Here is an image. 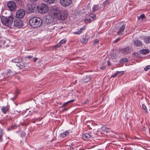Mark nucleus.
Wrapping results in <instances>:
<instances>
[{"mask_svg": "<svg viewBox=\"0 0 150 150\" xmlns=\"http://www.w3.org/2000/svg\"><path fill=\"white\" fill-rule=\"evenodd\" d=\"M128 61L127 59L125 58L122 59L120 60V63H123L124 62H127Z\"/></svg>", "mask_w": 150, "mask_h": 150, "instance_id": "33", "label": "nucleus"}, {"mask_svg": "<svg viewBox=\"0 0 150 150\" xmlns=\"http://www.w3.org/2000/svg\"><path fill=\"white\" fill-rule=\"evenodd\" d=\"M97 150H102L101 149H97Z\"/></svg>", "mask_w": 150, "mask_h": 150, "instance_id": "54", "label": "nucleus"}, {"mask_svg": "<svg viewBox=\"0 0 150 150\" xmlns=\"http://www.w3.org/2000/svg\"><path fill=\"white\" fill-rule=\"evenodd\" d=\"M108 65V66H109L111 64L110 62L109 61L107 62Z\"/></svg>", "mask_w": 150, "mask_h": 150, "instance_id": "48", "label": "nucleus"}, {"mask_svg": "<svg viewBox=\"0 0 150 150\" xmlns=\"http://www.w3.org/2000/svg\"><path fill=\"white\" fill-rule=\"evenodd\" d=\"M142 109H143L144 111H145L146 113H147L148 110L147 108H146V107L144 104H143L142 105Z\"/></svg>", "mask_w": 150, "mask_h": 150, "instance_id": "32", "label": "nucleus"}, {"mask_svg": "<svg viewBox=\"0 0 150 150\" xmlns=\"http://www.w3.org/2000/svg\"><path fill=\"white\" fill-rule=\"evenodd\" d=\"M73 147H70V148L71 149H74V150H81L80 149H75V148L76 147H77L78 146H77V145H73Z\"/></svg>", "mask_w": 150, "mask_h": 150, "instance_id": "34", "label": "nucleus"}, {"mask_svg": "<svg viewBox=\"0 0 150 150\" xmlns=\"http://www.w3.org/2000/svg\"><path fill=\"white\" fill-rule=\"evenodd\" d=\"M89 102V100H88L87 99L83 103V104H86L87 103H88Z\"/></svg>", "mask_w": 150, "mask_h": 150, "instance_id": "43", "label": "nucleus"}, {"mask_svg": "<svg viewBox=\"0 0 150 150\" xmlns=\"http://www.w3.org/2000/svg\"><path fill=\"white\" fill-rule=\"evenodd\" d=\"M16 65L19 67L21 69H23L26 67H27L28 64L25 62H21L19 64H16Z\"/></svg>", "mask_w": 150, "mask_h": 150, "instance_id": "14", "label": "nucleus"}, {"mask_svg": "<svg viewBox=\"0 0 150 150\" xmlns=\"http://www.w3.org/2000/svg\"><path fill=\"white\" fill-rule=\"evenodd\" d=\"M122 51L123 53L126 54L129 52L130 49L129 47H126L123 49Z\"/></svg>", "mask_w": 150, "mask_h": 150, "instance_id": "22", "label": "nucleus"}, {"mask_svg": "<svg viewBox=\"0 0 150 150\" xmlns=\"http://www.w3.org/2000/svg\"><path fill=\"white\" fill-rule=\"evenodd\" d=\"M38 59L37 58L35 57L34 58V62H36L37 60H38Z\"/></svg>", "mask_w": 150, "mask_h": 150, "instance_id": "45", "label": "nucleus"}, {"mask_svg": "<svg viewBox=\"0 0 150 150\" xmlns=\"http://www.w3.org/2000/svg\"><path fill=\"white\" fill-rule=\"evenodd\" d=\"M84 22H86V23H90L91 22V18H86L84 19Z\"/></svg>", "mask_w": 150, "mask_h": 150, "instance_id": "35", "label": "nucleus"}, {"mask_svg": "<svg viewBox=\"0 0 150 150\" xmlns=\"http://www.w3.org/2000/svg\"><path fill=\"white\" fill-rule=\"evenodd\" d=\"M145 17V15L144 14H143L139 16H138L137 18L138 19H140L141 18H142V20Z\"/></svg>", "mask_w": 150, "mask_h": 150, "instance_id": "36", "label": "nucleus"}, {"mask_svg": "<svg viewBox=\"0 0 150 150\" xmlns=\"http://www.w3.org/2000/svg\"><path fill=\"white\" fill-rule=\"evenodd\" d=\"M74 101V100L73 99V100H70V101H68V102H67L66 103H64V104H63V105H62V106L61 107H64L66 106V105L67 104L69 103H70L73 102Z\"/></svg>", "mask_w": 150, "mask_h": 150, "instance_id": "31", "label": "nucleus"}, {"mask_svg": "<svg viewBox=\"0 0 150 150\" xmlns=\"http://www.w3.org/2000/svg\"><path fill=\"white\" fill-rule=\"evenodd\" d=\"M134 43L136 46H141L142 45V42L139 40H136L134 41Z\"/></svg>", "mask_w": 150, "mask_h": 150, "instance_id": "20", "label": "nucleus"}, {"mask_svg": "<svg viewBox=\"0 0 150 150\" xmlns=\"http://www.w3.org/2000/svg\"><path fill=\"white\" fill-rule=\"evenodd\" d=\"M118 72H120V73H118V75L119 76H121V75H122L123 74V72L122 71H118Z\"/></svg>", "mask_w": 150, "mask_h": 150, "instance_id": "42", "label": "nucleus"}, {"mask_svg": "<svg viewBox=\"0 0 150 150\" xmlns=\"http://www.w3.org/2000/svg\"><path fill=\"white\" fill-rule=\"evenodd\" d=\"M69 134V132L66 131L60 134V136L62 137H64Z\"/></svg>", "mask_w": 150, "mask_h": 150, "instance_id": "27", "label": "nucleus"}, {"mask_svg": "<svg viewBox=\"0 0 150 150\" xmlns=\"http://www.w3.org/2000/svg\"><path fill=\"white\" fill-rule=\"evenodd\" d=\"M57 27L55 26L54 25L52 24L48 26L47 28V32H51L55 30H57Z\"/></svg>", "mask_w": 150, "mask_h": 150, "instance_id": "13", "label": "nucleus"}, {"mask_svg": "<svg viewBox=\"0 0 150 150\" xmlns=\"http://www.w3.org/2000/svg\"><path fill=\"white\" fill-rule=\"evenodd\" d=\"M29 23L32 27L37 28L41 25L42 23V21L40 18L34 17L30 20Z\"/></svg>", "mask_w": 150, "mask_h": 150, "instance_id": "3", "label": "nucleus"}, {"mask_svg": "<svg viewBox=\"0 0 150 150\" xmlns=\"http://www.w3.org/2000/svg\"><path fill=\"white\" fill-rule=\"evenodd\" d=\"M102 129L103 131L105 130V127H102Z\"/></svg>", "mask_w": 150, "mask_h": 150, "instance_id": "51", "label": "nucleus"}, {"mask_svg": "<svg viewBox=\"0 0 150 150\" xmlns=\"http://www.w3.org/2000/svg\"><path fill=\"white\" fill-rule=\"evenodd\" d=\"M150 69V66L148 65L146 66L144 68V70L145 71H147L149 69Z\"/></svg>", "mask_w": 150, "mask_h": 150, "instance_id": "39", "label": "nucleus"}, {"mask_svg": "<svg viewBox=\"0 0 150 150\" xmlns=\"http://www.w3.org/2000/svg\"><path fill=\"white\" fill-rule=\"evenodd\" d=\"M91 76L88 75L86 76V77H84L83 79V81L85 82H87L89 81L91 78Z\"/></svg>", "mask_w": 150, "mask_h": 150, "instance_id": "21", "label": "nucleus"}, {"mask_svg": "<svg viewBox=\"0 0 150 150\" xmlns=\"http://www.w3.org/2000/svg\"><path fill=\"white\" fill-rule=\"evenodd\" d=\"M60 4L63 6L67 7L69 6L72 3V0H60Z\"/></svg>", "mask_w": 150, "mask_h": 150, "instance_id": "9", "label": "nucleus"}, {"mask_svg": "<svg viewBox=\"0 0 150 150\" xmlns=\"http://www.w3.org/2000/svg\"><path fill=\"white\" fill-rule=\"evenodd\" d=\"M25 133L24 132H22L21 133L20 139L21 142L25 141L26 137H25Z\"/></svg>", "mask_w": 150, "mask_h": 150, "instance_id": "16", "label": "nucleus"}, {"mask_svg": "<svg viewBox=\"0 0 150 150\" xmlns=\"http://www.w3.org/2000/svg\"><path fill=\"white\" fill-rule=\"evenodd\" d=\"M37 9L35 5L34 4H29L27 6L26 10L28 13H30L35 12Z\"/></svg>", "mask_w": 150, "mask_h": 150, "instance_id": "5", "label": "nucleus"}, {"mask_svg": "<svg viewBox=\"0 0 150 150\" xmlns=\"http://www.w3.org/2000/svg\"><path fill=\"white\" fill-rule=\"evenodd\" d=\"M37 8L39 12L42 14L47 13L49 10V7L47 5L42 3L37 7Z\"/></svg>", "mask_w": 150, "mask_h": 150, "instance_id": "4", "label": "nucleus"}, {"mask_svg": "<svg viewBox=\"0 0 150 150\" xmlns=\"http://www.w3.org/2000/svg\"><path fill=\"white\" fill-rule=\"evenodd\" d=\"M22 59L21 57H17L12 59V61L13 62L15 63H19L22 62Z\"/></svg>", "mask_w": 150, "mask_h": 150, "instance_id": "18", "label": "nucleus"}, {"mask_svg": "<svg viewBox=\"0 0 150 150\" xmlns=\"http://www.w3.org/2000/svg\"><path fill=\"white\" fill-rule=\"evenodd\" d=\"M32 57H33L31 56H28V58L29 59L32 58Z\"/></svg>", "mask_w": 150, "mask_h": 150, "instance_id": "49", "label": "nucleus"}, {"mask_svg": "<svg viewBox=\"0 0 150 150\" xmlns=\"http://www.w3.org/2000/svg\"><path fill=\"white\" fill-rule=\"evenodd\" d=\"M144 129H143V130L144 131L145 130V129H144Z\"/></svg>", "mask_w": 150, "mask_h": 150, "instance_id": "55", "label": "nucleus"}, {"mask_svg": "<svg viewBox=\"0 0 150 150\" xmlns=\"http://www.w3.org/2000/svg\"><path fill=\"white\" fill-rule=\"evenodd\" d=\"M55 0H44V1L48 4H51L54 3Z\"/></svg>", "mask_w": 150, "mask_h": 150, "instance_id": "29", "label": "nucleus"}, {"mask_svg": "<svg viewBox=\"0 0 150 150\" xmlns=\"http://www.w3.org/2000/svg\"><path fill=\"white\" fill-rule=\"evenodd\" d=\"M122 22L119 23L118 24L119 26L117 27V28L118 30H119L117 33V34L119 35H121L122 34V32L124 30L126 26V25L125 24L122 25Z\"/></svg>", "mask_w": 150, "mask_h": 150, "instance_id": "7", "label": "nucleus"}, {"mask_svg": "<svg viewBox=\"0 0 150 150\" xmlns=\"http://www.w3.org/2000/svg\"><path fill=\"white\" fill-rule=\"evenodd\" d=\"M66 42V40L63 39L61 40L58 43L54 46V48H56L59 47L61 44L65 43Z\"/></svg>", "mask_w": 150, "mask_h": 150, "instance_id": "17", "label": "nucleus"}, {"mask_svg": "<svg viewBox=\"0 0 150 150\" xmlns=\"http://www.w3.org/2000/svg\"><path fill=\"white\" fill-rule=\"evenodd\" d=\"M116 55L115 54H111V57L112 59H115L116 58Z\"/></svg>", "mask_w": 150, "mask_h": 150, "instance_id": "38", "label": "nucleus"}, {"mask_svg": "<svg viewBox=\"0 0 150 150\" xmlns=\"http://www.w3.org/2000/svg\"><path fill=\"white\" fill-rule=\"evenodd\" d=\"M8 106L3 107L1 109V111L5 114L8 111Z\"/></svg>", "mask_w": 150, "mask_h": 150, "instance_id": "24", "label": "nucleus"}, {"mask_svg": "<svg viewBox=\"0 0 150 150\" xmlns=\"http://www.w3.org/2000/svg\"><path fill=\"white\" fill-rule=\"evenodd\" d=\"M14 25L18 28H21L23 26V22L20 19H17L14 21Z\"/></svg>", "mask_w": 150, "mask_h": 150, "instance_id": "10", "label": "nucleus"}, {"mask_svg": "<svg viewBox=\"0 0 150 150\" xmlns=\"http://www.w3.org/2000/svg\"><path fill=\"white\" fill-rule=\"evenodd\" d=\"M3 12L2 13L1 16L0 15L1 21L4 25L9 28H11L13 21V16L11 15L8 16H4Z\"/></svg>", "mask_w": 150, "mask_h": 150, "instance_id": "1", "label": "nucleus"}, {"mask_svg": "<svg viewBox=\"0 0 150 150\" xmlns=\"http://www.w3.org/2000/svg\"><path fill=\"white\" fill-rule=\"evenodd\" d=\"M54 18L51 16L48 15L45 19V23L47 25L51 24L54 21Z\"/></svg>", "mask_w": 150, "mask_h": 150, "instance_id": "11", "label": "nucleus"}, {"mask_svg": "<svg viewBox=\"0 0 150 150\" xmlns=\"http://www.w3.org/2000/svg\"><path fill=\"white\" fill-rule=\"evenodd\" d=\"M14 112H15V114H16V112H18V113H19L21 112V111H18V110H16V111L15 110Z\"/></svg>", "mask_w": 150, "mask_h": 150, "instance_id": "47", "label": "nucleus"}, {"mask_svg": "<svg viewBox=\"0 0 150 150\" xmlns=\"http://www.w3.org/2000/svg\"><path fill=\"white\" fill-rule=\"evenodd\" d=\"M120 72H119L118 71H117L116 72L115 74L112 75L111 77H115L116 76H117L118 75V73H120Z\"/></svg>", "mask_w": 150, "mask_h": 150, "instance_id": "37", "label": "nucleus"}, {"mask_svg": "<svg viewBox=\"0 0 150 150\" xmlns=\"http://www.w3.org/2000/svg\"><path fill=\"white\" fill-rule=\"evenodd\" d=\"M82 137L83 139H88L91 137V136L88 134L86 133L83 135Z\"/></svg>", "mask_w": 150, "mask_h": 150, "instance_id": "25", "label": "nucleus"}, {"mask_svg": "<svg viewBox=\"0 0 150 150\" xmlns=\"http://www.w3.org/2000/svg\"><path fill=\"white\" fill-rule=\"evenodd\" d=\"M20 0H15V1L16 2H18L19 1H20Z\"/></svg>", "mask_w": 150, "mask_h": 150, "instance_id": "53", "label": "nucleus"}, {"mask_svg": "<svg viewBox=\"0 0 150 150\" xmlns=\"http://www.w3.org/2000/svg\"><path fill=\"white\" fill-rule=\"evenodd\" d=\"M7 6L8 8L10 11H16V6L15 3L13 1H9L7 4Z\"/></svg>", "mask_w": 150, "mask_h": 150, "instance_id": "8", "label": "nucleus"}, {"mask_svg": "<svg viewBox=\"0 0 150 150\" xmlns=\"http://www.w3.org/2000/svg\"><path fill=\"white\" fill-rule=\"evenodd\" d=\"M144 42L146 44L150 43V36L146 37L144 38Z\"/></svg>", "mask_w": 150, "mask_h": 150, "instance_id": "28", "label": "nucleus"}, {"mask_svg": "<svg viewBox=\"0 0 150 150\" xmlns=\"http://www.w3.org/2000/svg\"><path fill=\"white\" fill-rule=\"evenodd\" d=\"M120 38H118L117 39H116L115 40L114 42L115 43H116V42H118V41H120Z\"/></svg>", "mask_w": 150, "mask_h": 150, "instance_id": "44", "label": "nucleus"}, {"mask_svg": "<svg viewBox=\"0 0 150 150\" xmlns=\"http://www.w3.org/2000/svg\"><path fill=\"white\" fill-rule=\"evenodd\" d=\"M37 0H30V1L32 2H35Z\"/></svg>", "mask_w": 150, "mask_h": 150, "instance_id": "50", "label": "nucleus"}, {"mask_svg": "<svg viewBox=\"0 0 150 150\" xmlns=\"http://www.w3.org/2000/svg\"><path fill=\"white\" fill-rule=\"evenodd\" d=\"M99 6L98 5H94L93 9V12L97 11L99 8Z\"/></svg>", "mask_w": 150, "mask_h": 150, "instance_id": "30", "label": "nucleus"}, {"mask_svg": "<svg viewBox=\"0 0 150 150\" xmlns=\"http://www.w3.org/2000/svg\"><path fill=\"white\" fill-rule=\"evenodd\" d=\"M90 16L92 18H94L95 17H96V16L93 13L90 14Z\"/></svg>", "mask_w": 150, "mask_h": 150, "instance_id": "40", "label": "nucleus"}, {"mask_svg": "<svg viewBox=\"0 0 150 150\" xmlns=\"http://www.w3.org/2000/svg\"><path fill=\"white\" fill-rule=\"evenodd\" d=\"M139 52L141 54L144 55L149 53V50L146 49H144L140 50Z\"/></svg>", "mask_w": 150, "mask_h": 150, "instance_id": "19", "label": "nucleus"}, {"mask_svg": "<svg viewBox=\"0 0 150 150\" xmlns=\"http://www.w3.org/2000/svg\"><path fill=\"white\" fill-rule=\"evenodd\" d=\"M52 12L54 18L59 20H64L67 16V13L65 11H59L58 10L54 9Z\"/></svg>", "mask_w": 150, "mask_h": 150, "instance_id": "2", "label": "nucleus"}, {"mask_svg": "<svg viewBox=\"0 0 150 150\" xmlns=\"http://www.w3.org/2000/svg\"><path fill=\"white\" fill-rule=\"evenodd\" d=\"M68 110V109H66V108H65L64 109V110H63V111H66L67 110Z\"/></svg>", "mask_w": 150, "mask_h": 150, "instance_id": "52", "label": "nucleus"}, {"mask_svg": "<svg viewBox=\"0 0 150 150\" xmlns=\"http://www.w3.org/2000/svg\"><path fill=\"white\" fill-rule=\"evenodd\" d=\"M89 37L87 35H85L82 38L81 40V42L82 44L86 43L88 41Z\"/></svg>", "mask_w": 150, "mask_h": 150, "instance_id": "15", "label": "nucleus"}, {"mask_svg": "<svg viewBox=\"0 0 150 150\" xmlns=\"http://www.w3.org/2000/svg\"><path fill=\"white\" fill-rule=\"evenodd\" d=\"M25 15V11L23 9H20L16 12V18L18 19L22 18Z\"/></svg>", "mask_w": 150, "mask_h": 150, "instance_id": "6", "label": "nucleus"}, {"mask_svg": "<svg viewBox=\"0 0 150 150\" xmlns=\"http://www.w3.org/2000/svg\"><path fill=\"white\" fill-rule=\"evenodd\" d=\"M98 42H99V40L98 39H96L94 40V42H93V44L94 45H95V44L98 43Z\"/></svg>", "mask_w": 150, "mask_h": 150, "instance_id": "41", "label": "nucleus"}, {"mask_svg": "<svg viewBox=\"0 0 150 150\" xmlns=\"http://www.w3.org/2000/svg\"><path fill=\"white\" fill-rule=\"evenodd\" d=\"M15 72L12 71L11 69H9L6 74V77L9 79L16 74Z\"/></svg>", "mask_w": 150, "mask_h": 150, "instance_id": "12", "label": "nucleus"}, {"mask_svg": "<svg viewBox=\"0 0 150 150\" xmlns=\"http://www.w3.org/2000/svg\"><path fill=\"white\" fill-rule=\"evenodd\" d=\"M86 28V26H84L82 27V28L80 29V30H79L78 31L74 32V34H79L83 32L82 30H84Z\"/></svg>", "mask_w": 150, "mask_h": 150, "instance_id": "23", "label": "nucleus"}, {"mask_svg": "<svg viewBox=\"0 0 150 150\" xmlns=\"http://www.w3.org/2000/svg\"><path fill=\"white\" fill-rule=\"evenodd\" d=\"M4 134L3 129L0 127V142H1L3 140L2 137Z\"/></svg>", "mask_w": 150, "mask_h": 150, "instance_id": "26", "label": "nucleus"}, {"mask_svg": "<svg viewBox=\"0 0 150 150\" xmlns=\"http://www.w3.org/2000/svg\"><path fill=\"white\" fill-rule=\"evenodd\" d=\"M105 66H103L101 67L100 69L102 70L105 69Z\"/></svg>", "mask_w": 150, "mask_h": 150, "instance_id": "46", "label": "nucleus"}]
</instances>
